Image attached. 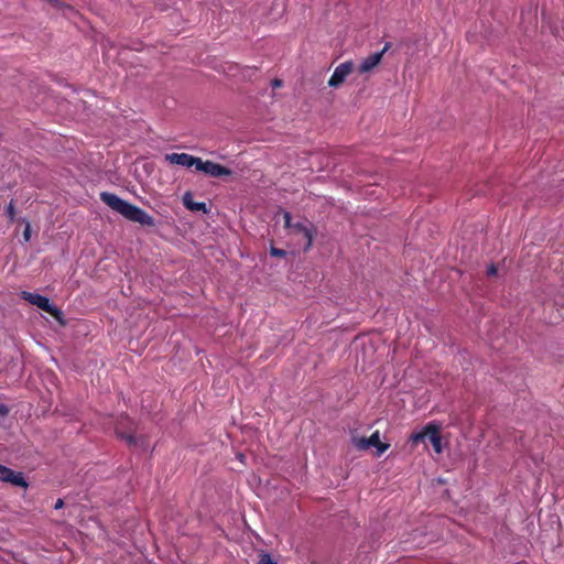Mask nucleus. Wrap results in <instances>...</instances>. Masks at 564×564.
I'll use <instances>...</instances> for the list:
<instances>
[{
	"instance_id": "f257e3e1",
	"label": "nucleus",
	"mask_w": 564,
	"mask_h": 564,
	"mask_svg": "<svg viewBox=\"0 0 564 564\" xmlns=\"http://www.w3.org/2000/svg\"><path fill=\"white\" fill-rule=\"evenodd\" d=\"M164 159L170 164H177L186 169L194 167L192 172L204 173L210 176H227L236 173L225 165L212 161H203L187 153H171L166 154Z\"/></svg>"
},
{
	"instance_id": "f03ea898",
	"label": "nucleus",
	"mask_w": 564,
	"mask_h": 564,
	"mask_svg": "<svg viewBox=\"0 0 564 564\" xmlns=\"http://www.w3.org/2000/svg\"><path fill=\"white\" fill-rule=\"evenodd\" d=\"M100 199L112 210L119 213L124 218L139 223L143 226L152 227L155 225L154 218L140 207L121 199L116 194L109 192H101Z\"/></svg>"
},
{
	"instance_id": "7ed1b4c3",
	"label": "nucleus",
	"mask_w": 564,
	"mask_h": 564,
	"mask_svg": "<svg viewBox=\"0 0 564 564\" xmlns=\"http://www.w3.org/2000/svg\"><path fill=\"white\" fill-rule=\"evenodd\" d=\"M279 213L282 214L283 220H284V227L289 229L293 235H302L305 239V246L304 251L307 252L313 245V239L316 234V229L314 225L306 220V221H292L291 213L288 210H283L282 208L279 209Z\"/></svg>"
},
{
	"instance_id": "20e7f679",
	"label": "nucleus",
	"mask_w": 564,
	"mask_h": 564,
	"mask_svg": "<svg viewBox=\"0 0 564 564\" xmlns=\"http://www.w3.org/2000/svg\"><path fill=\"white\" fill-rule=\"evenodd\" d=\"M425 440L430 441L435 453H442V437L440 433V427L437 425L430 423L426 426H424L422 431L412 434L410 437V441L413 444H419L420 442H424Z\"/></svg>"
},
{
	"instance_id": "39448f33",
	"label": "nucleus",
	"mask_w": 564,
	"mask_h": 564,
	"mask_svg": "<svg viewBox=\"0 0 564 564\" xmlns=\"http://www.w3.org/2000/svg\"><path fill=\"white\" fill-rule=\"evenodd\" d=\"M21 299L28 301L32 305L37 306L42 311L51 314L59 323H63V312L56 306L52 305L48 297L40 295L37 293L22 291Z\"/></svg>"
},
{
	"instance_id": "423d86ee",
	"label": "nucleus",
	"mask_w": 564,
	"mask_h": 564,
	"mask_svg": "<svg viewBox=\"0 0 564 564\" xmlns=\"http://www.w3.org/2000/svg\"><path fill=\"white\" fill-rule=\"evenodd\" d=\"M116 435L123 440L129 446L138 444L137 437L133 435V422L128 416H122L115 426Z\"/></svg>"
},
{
	"instance_id": "0eeeda50",
	"label": "nucleus",
	"mask_w": 564,
	"mask_h": 564,
	"mask_svg": "<svg viewBox=\"0 0 564 564\" xmlns=\"http://www.w3.org/2000/svg\"><path fill=\"white\" fill-rule=\"evenodd\" d=\"M0 480L22 488L28 487L23 474L0 464Z\"/></svg>"
},
{
	"instance_id": "6e6552de",
	"label": "nucleus",
	"mask_w": 564,
	"mask_h": 564,
	"mask_svg": "<svg viewBox=\"0 0 564 564\" xmlns=\"http://www.w3.org/2000/svg\"><path fill=\"white\" fill-rule=\"evenodd\" d=\"M354 70L352 62H345L336 67L333 76L328 80V85L330 87L337 88L339 87L346 79L348 75H350Z\"/></svg>"
},
{
	"instance_id": "1a4fd4ad",
	"label": "nucleus",
	"mask_w": 564,
	"mask_h": 564,
	"mask_svg": "<svg viewBox=\"0 0 564 564\" xmlns=\"http://www.w3.org/2000/svg\"><path fill=\"white\" fill-rule=\"evenodd\" d=\"M182 202L183 205L191 212H202L204 214L208 212L204 202H195L193 199L192 192H185L182 197Z\"/></svg>"
},
{
	"instance_id": "9d476101",
	"label": "nucleus",
	"mask_w": 564,
	"mask_h": 564,
	"mask_svg": "<svg viewBox=\"0 0 564 564\" xmlns=\"http://www.w3.org/2000/svg\"><path fill=\"white\" fill-rule=\"evenodd\" d=\"M382 56H383V52H379V53L369 55L359 65L358 72L361 74L371 72L376 66H378L380 64Z\"/></svg>"
},
{
	"instance_id": "9b49d317",
	"label": "nucleus",
	"mask_w": 564,
	"mask_h": 564,
	"mask_svg": "<svg viewBox=\"0 0 564 564\" xmlns=\"http://www.w3.org/2000/svg\"><path fill=\"white\" fill-rule=\"evenodd\" d=\"M368 443H370V447L373 446L377 448L378 456L382 455L390 446L389 444L380 441L379 431H376L368 437Z\"/></svg>"
},
{
	"instance_id": "f8f14e48",
	"label": "nucleus",
	"mask_w": 564,
	"mask_h": 564,
	"mask_svg": "<svg viewBox=\"0 0 564 564\" xmlns=\"http://www.w3.org/2000/svg\"><path fill=\"white\" fill-rule=\"evenodd\" d=\"M354 444L358 449L361 451H366L370 447V443H368V437L354 438Z\"/></svg>"
},
{
	"instance_id": "ddd939ff",
	"label": "nucleus",
	"mask_w": 564,
	"mask_h": 564,
	"mask_svg": "<svg viewBox=\"0 0 564 564\" xmlns=\"http://www.w3.org/2000/svg\"><path fill=\"white\" fill-rule=\"evenodd\" d=\"M7 216L9 220L12 223L15 219V208H14V202L13 199L9 203L7 207Z\"/></svg>"
},
{
	"instance_id": "4468645a",
	"label": "nucleus",
	"mask_w": 564,
	"mask_h": 564,
	"mask_svg": "<svg viewBox=\"0 0 564 564\" xmlns=\"http://www.w3.org/2000/svg\"><path fill=\"white\" fill-rule=\"evenodd\" d=\"M258 564H278V563L272 560L270 554L262 553L259 557Z\"/></svg>"
},
{
	"instance_id": "2eb2a0df",
	"label": "nucleus",
	"mask_w": 564,
	"mask_h": 564,
	"mask_svg": "<svg viewBox=\"0 0 564 564\" xmlns=\"http://www.w3.org/2000/svg\"><path fill=\"white\" fill-rule=\"evenodd\" d=\"M270 254L272 257H279V258H282V257H285L286 252L283 250V249H279V248H275V247H271L270 249Z\"/></svg>"
},
{
	"instance_id": "dca6fc26",
	"label": "nucleus",
	"mask_w": 564,
	"mask_h": 564,
	"mask_svg": "<svg viewBox=\"0 0 564 564\" xmlns=\"http://www.w3.org/2000/svg\"><path fill=\"white\" fill-rule=\"evenodd\" d=\"M497 273H498V268L496 267V264H490L487 268V275L488 276H495V275H497Z\"/></svg>"
},
{
	"instance_id": "f3484780",
	"label": "nucleus",
	"mask_w": 564,
	"mask_h": 564,
	"mask_svg": "<svg viewBox=\"0 0 564 564\" xmlns=\"http://www.w3.org/2000/svg\"><path fill=\"white\" fill-rule=\"evenodd\" d=\"M23 237L25 241H29L31 238V227L29 223H26L25 229L23 231Z\"/></svg>"
},
{
	"instance_id": "a211bd4d",
	"label": "nucleus",
	"mask_w": 564,
	"mask_h": 564,
	"mask_svg": "<svg viewBox=\"0 0 564 564\" xmlns=\"http://www.w3.org/2000/svg\"><path fill=\"white\" fill-rule=\"evenodd\" d=\"M282 84H283V83H282V80H281V79H279V78H274V79L271 82V85H272V87H273V88H279V87H281V86H282Z\"/></svg>"
},
{
	"instance_id": "6ab92c4d",
	"label": "nucleus",
	"mask_w": 564,
	"mask_h": 564,
	"mask_svg": "<svg viewBox=\"0 0 564 564\" xmlns=\"http://www.w3.org/2000/svg\"><path fill=\"white\" fill-rule=\"evenodd\" d=\"M63 506H64L63 499H57L56 502H55L54 508L55 509H61V508H63Z\"/></svg>"
},
{
	"instance_id": "aec40b11",
	"label": "nucleus",
	"mask_w": 564,
	"mask_h": 564,
	"mask_svg": "<svg viewBox=\"0 0 564 564\" xmlns=\"http://www.w3.org/2000/svg\"><path fill=\"white\" fill-rule=\"evenodd\" d=\"M0 414L1 415L8 414V408L4 404H0Z\"/></svg>"
},
{
	"instance_id": "412c9836",
	"label": "nucleus",
	"mask_w": 564,
	"mask_h": 564,
	"mask_svg": "<svg viewBox=\"0 0 564 564\" xmlns=\"http://www.w3.org/2000/svg\"><path fill=\"white\" fill-rule=\"evenodd\" d=\"M391 44L390 43H386L383 50L381 52H383V54L390 48Z\"/></svg>"
}]
</instances>
